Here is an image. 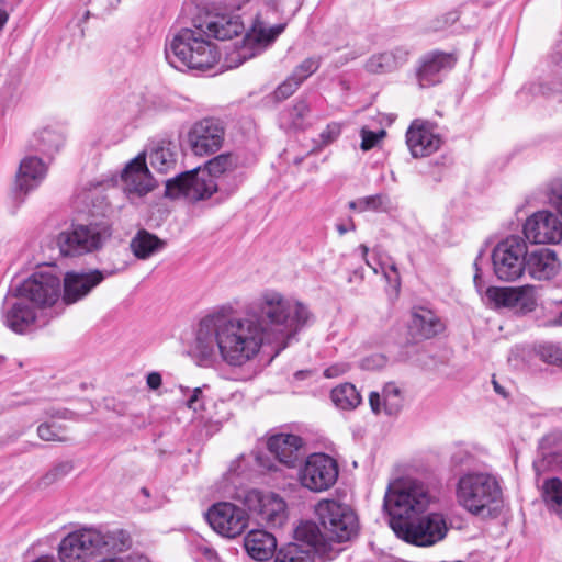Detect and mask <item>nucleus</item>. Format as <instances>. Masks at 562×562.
Returning a JSON list of instances; mask_svg holds the SVG:
<instances>
[{
    "instance_id": "nucleus-1",
    "label": "nucleus",
    "mask_w": 562,
    "mask_h": 562,
    "mask_svg": "<svg viewBox=\"0 0 562 562\" xmlns=\"http://www.w3.org/2000/svg\"><path fill=\"white\" fill-rule=\"evenodd\" d=\"M267 344L258 322L223 312L207 314L199 322L191 353L202 366L218 359L228 367L241 368L254 360Z\"/></svg>"
},
{
    "instance_id": "nucleus-2",
    "label": "nucleus",
    "mask_w": 562,
    "mask_h": 562,
    "mask_svg": "<svg viewBox=\"0 0 562 562\" xmlns=\"http://www.w3.org/2000/svg\"><path fill=\"white\" fill-rule=\"evenodd\" d=\"M244 31L239 16L213 12H200L192 19L191 27H183L166 44L165 56L175 68L207 70L220 59L212 38L231 40Z\"/></svg>"
},
{
    "instance_id": "nucleus-3",
    "label": "nucleus",
    "mask_w": 562,
    "mask_h": 562,
    "mask_svg": "<svg viewBox=\"0 0 562 562\" xmlns=\"http://www.w3.org/2000/svg\"><path fill=\"white\" fill-rule=\"evenodd\" d=\"M249 316L258 322L267 345L274 347L276 355L285 349L312 321V314L305 304L288 299L274 290L261 293L254 302Z\"/></svg>"
},
{
    "instance_id": "nucleus-4",
    "label": "nucleus",
    "mask_w": 562,
    "mask_h": 562,
    "mask_svg": "<svg viewBox=\"0 0 562 562\" xmlns=\"http://www.w3.org/2000/svg\"><path fill=\"white\" fill-rule=\"evenodd\" d=\"M130 546V535L125 530L83 528L67 535L59 544L58 553L61 562H90L97 555L121 552Z\"/></svg>"
},
{
    "instance_id": "nucleus-5",
    "label": "nucleus",
    "mask_w": 562,
    "mask_h": 562,
    "mask_svg": "<svg viewBox=\"0 0 562 562\" xmlns=\"http://www.w3.org/2000/svg\"><path fill=\"white\" fill-rule=\"evenodd\" d=\"M436 502L427 484L418 480L391 483L384 495L383 508L390 518L392 530L423 515Z\"/></svg>"
},
{
    "instance_id": "nucleus-6",
    "label": "nucleus",
    "mask_w": 562,
    "mask_h": 562,
    "mask_svg": "<svg viewBox=\"0 0 562 562\" xmlns=\"http://www.w3.org/2000/svg\"><path fill=\"white\" fill-rule=\"evenodd\" d=\"M502 496L497 477L487 472H468L459 477L456 486L458 504L474 516H497Z\"/></svg>"
},
{
    "instance_id": "nucleus-7",
    "label": "nucleus",
    "mask_w": 562,
    "mask_h": 562,
    "mask_svg": "<svg viewBox=\"0 0 562 562\" xmlns=\"http://www.w3.org/2000/svg\"><path fill=\"white\" fill-rule=\"evenodd\" d=\"M315 513L329 540L341 543L358 535V516L350 505L336 499H323L317 503Z\"/></svg>"
},
{
    "instance_id": "nucleus-8",
    "label": "nucleus",
    "mask_w": 562,
    "mask_h": 562,
    "mask_svg": "<svg viewBox=\"0 0 562 562\" xmlns=\"http://www.w3.org/2000/svg\"><path fill=\"white\" fill-rule=\"evenodd\" d=\"M393 531L400 539L408 543L430 547L446 538L448 525L442 514L429 513L412 519L408 524L397 525V529Z\"/></svg>"
},
{
    "instance_id": "nucleus-9",
    "label": "nucleus",
    "mask_w": 562,
    "mask_h": 562,
    "mask_svg": "<svg viewBox=\"0 0 562 562\" xmlns=\"http://www.w3.org/2000/svg\"><path fill=\"white\" fill-rule=\"evenodd\" d=\"M218 190L217 181L201 167L179 173L166 181L165 194L171 199L184 196L190 201L205 200Z\"/></svg>"
},
{
    "instance_id": "nucleus-10",
    "label": "nucleus",
    "mask_w": 562,
    "mask_h": 562,
    "mask_svg": "<svg viewBox=\"0 0 562 562\" xmlns=\"http://www.w3.org/2000/svg\"><path fill=\"white\" fill-rule=\"evenodd\" d=\"M339 468L337 461L326 453L310 454L299 471L303 487L312 492H325L337 482Z\"/></svg>"
},
{
    "instance_id": "nucleus-11",
    "label": "nucleus",
    "mask_w": 562,
    "mask_h": 562,
    "mask_svg": "<svg viewBox=\"0 0 562 562\" xmlns=\"http://www.w3.org/2000/svg\"><path fill=\"white\" fill-rule=\"evenodd\" d=\"M526 244L510 236L496 245L492 252L495 276L506 282L517 280L525 271Z\"/></svg>"
},
{
    "instance_id": "nucleus-12",
    "label": "nucleus",
    "mask_w": 562,
    "mask_h": 562,
    "mask_svg": "<svg viewBox=\"0 0 562 562\" xmlns=\"http://www.w3.org/2000/svg\"><path fill=\"white\" fill-rule=\"evenodd\" d=\"M240 501L267 527L280 528L288 519L286 503L276 493L249 490Z\"/></svg>"
},
{
    "instance_id": "nucleus-13",
    "label": "nucleus",
    "mask_w": 562,
    "mask_h": 562,
    "mask_svg": "<svg viewBox=\"0 0 562 562\" xmlns=\"http://www.w3.org/2000/svg\"><path fill=\"white\" fill-rule=\"evenodd\" d=\"M36 308L55 304L60 295V280L52 272L37 271L11 288Z\"/></svg>"
},
{
    "instance_id": "nucleus-14",
    "label": "nucleus",
    "mask_w": 562,
    "mask_h": 562,
    "mask_svg": "<svg viewBox=\"0 0 562 562\" xmlns=\"http://www.w3.org/2000/svg\"><path fill=\"white\" fill-rule=\"evenodd\" d=\"M206 520L218 535L235 538L248 527L249 516L245 509L233 503L220 502L209 508Z\"/></svg>"
},
{
    "instance_id": "nucleus-15",
    "label": "nucleus",
    "mask_w": 562,
    "mask_h": 562,
    "mask_svg": "<svg viewBox=\"0 0 562 562\" xmlns=\"http://www.w3.org/2000/svg\"><path fill=\"white\" fill-rule=\"evenodd\" d=\"M104 234L93 225H74L59 233L57 245L64 256H81L98 250Z\"/></svg>"
},
{
    "instance_id": "nucleus-16",
    "label": "nucleus",
    "mask_w": 562,
    "mask_h": 562,
    "mask_svg": "<svg viewBox=\"0 0 562 562\" xmlns=\"http://www.w3.org/2000/svg\"><path fill=\"white\" fill-rule=\"evenodd\" d=\"M283 30V24L266 27L263 23L257 21L251 30L246 33L243 45L231 54V61L237 67L244 61L255 57L272 43Z\"/></svg>"
},
{
    "instance_id": "nucleus-17",
    "label": "nucleus",
    "mask_w": 562,
    "mask_h": 562,
    "mask_svg": "<svg viewBox=\"0 0 562 562\" xmlns=\"http://www.w3.org/2000/svg\"><path fill=\"white\" fill-rule=\"evenodd\" d=\"M485 295L495 307H507L520 313L531 312L537 305L536 288L532 285L488 286Z\"/></svg>"
},
{
    "instance_id": "nucleus-18",
    "label": "nucleus",
    "mask_w": 562,
    "mask_h": 562,
    "mask_svg": "<svg viewBox=\"0 0 562 562\" xmlns=\"http://www.w3.org/2000/svg\"><path fill=\"white\" fill-rule=\"evenodd\" d=\"M224 139V128L213 119H204L192 125L188 132V143L196 156L211 155L217 151Z\"/></svg>"
},
{
    "instance_id": "nucleus-19",
    "label": "nucleus",
    "mask_w": 562,
    "mask_h": 562,
    "mask_svg": "<svg viewBox=\"0 0 562 562\" xmlns=\"http://www.w3.org/2000/svg\"><path fill=\"white\" fill-rule=\"evenodd\" d=\"M36 318V307L10 289L2 307L4 325L16 334H25Z\"/></svg>"
},
{
    "instance_id": "nucleus-20",
    "label": "nucleus",
    "mask_w": 562,
    "mask_h": 562,
    "mask_svg": "<svg viewBox=\"0 0 562 562\" xmlns=\"http://www.w3.org/2000/svg\"><path fill=\"white\" fill-rule=\"evenodd\" d=\"M524 235L532 244H559L562 240V222L549 211L536 212L527 218Z\"/></svg>"
},
{
    "instance_id": "nucleus-21",
    "label": "nucleus",
    "mask_w": 562,
    "mask_h": 562,
    "mask_svg": "<svg viewBox=\"0 0 562 562\" xmlns=\"http://www.w3.org/2000/svg\"><path fill=\"white\" fill-rule=\"evenodd\" d=\"M113 273V271L98 269L66 272L64 276L63 301L66 304L77 303L89 295L95 286Z\"/></svg>"
},
{
    "instance_id": "nucleus-22",
    "label": "nucleus",
    "mask_w": 562,
    "mask_h": 562,
    "mask_svg": "<svg viewBox=\"0 0 562 562\" xmlns=\"http://www.w3.org/2000/svg\"><path fill=\"white\" fill-rule=\"evenodd\" d=\"M124 191L127 194L143 196L155 188V181L146 166L145 157L138 155L132 159L121 173Z\"/></svg>"
},
{
    "instance_id": "nucleus-23",
    "label": "nucleus",
    "mask_w": 562,
    "mask_h": 562,
    "mask_svg": "<svg viewBox=\"0 0 562 562\" xmlns=\"http://www.w3.org/2000/svg\"><path fill=\"white\" fill-rule=\"evenodd\" d=\"M406 144L413 157H426L439 149L441 138L427 122L415 120L406 132Z\"/></svg>"
},
{
    "instance_id": "nucleus-24",
    "label": "nucleus",
    "mask_w": 562,
    "mask_h": 562,
    "mask_svg": "<svg viewBox=\"0 0 562 562\" xmlns=\"http://www.w3.org/2000/svg\"><path fill=\"white\" fill-rule=\"evenodd\" d=\"M46 172V164L36 156H26L21 160L14 182V191L21 200L41 184Z\"/></svg>"
},
{
    "instance_id": "nucleus-25",
    "label": "nucleus",
    "mask_w": 562,
    "mask_h": 562,
    "mask_svg": "<svg viewBox=\"0 0 562 562\" xmlns=\"http://www.w3.org/2000/svg\"><path fill=\"white\" fill-rule=\"evenodd\" d=\"M268 450L288 468H294L304 454L303 439L293 434H277L268 439Z\"/></svg>"
},
{
    "instance_id": "nucleus-26",
    "label": "nucleus",
    "mask_w": 562,
    "mask_h": 562,
    "mask_svg": "<svg viewBox=\"0 0 562 562\" xmlns=\"http://www.w3.org/2000/svg\"><path fill=\"white\" fill-rule=\"evenodd\" d=\"M456 61V56L450 53L436 50L425 55L417 72L419 86L426 88L440 82V74L451 70Z\"/></svg>"
},
{
    "instance_id": "nucleus-27",
    "label": "nucleus",
    "mask_w": 562,
    "mask_h": 562,
    "mask_svg": "<svg viewBox=\"0 0 562 562\" xmlns=\"http://www.w3.org/2000/svg\"><path fill=\"white\" fill-rule=\"evenodd\" d=\"M560 262L555 251L540 248L531 252L526 251L525 270L537 280H550L559 271Z\"/></svg>"
},
{
    "instance_id": "nucleus-28",
    "label": "nucleus",
    "mask_w": 562,
    "mask_h": 562,
    "mask_svg": "<svg viewBox=\"0 0 562 562\" xmlns=\"http://www.w3.org/2000/svg\"><path fill=\"white\" fill-rule=\"evenodd\" d=\"M294 538L302 542L305 549H312L313 557L318 553L327 560H333L338 554V551L325 541L319 527L313 521H301L294 529Z\"/></svg>"
},
{
    "instance_id": "nucleus-29",
    "label": "nucleus",
    "mask_w": 562,
    "mask_h": 562,
    "mask_svg": "<svg viewBox=\"0 0 562 562\" xmlns=\"http://www.w3.org/2000/svg\"><path fill=\"white\" fill-rule=\"evenodd\" d=\"M369 404L374 414L383 412L387 416H397L404 406V396L395 383H387L381 394L370 393Z\"/></svg>"
},
{
    "instance_id": "nucleus-30",
    "label": "nucleus",
    "mask_w": 562,
    "mask_h": 562,
    "mask_svg": "<svg viewBox=\"0 0 562 562\" xmlns=\"http://www.w3.org/2000/svg\"><path fill=\"white\" fill-rule=\"evenodd\" d=\"M247 554L257 561H267L277 552V540L266 530H250L244 538Z\"/></svg>"
},
{
    "instance_id": "nucleus-31",
    "label": "nucleus",
    "mask_w": 562,
    "mask_h": 562,
    "mask_svg": "<svg viewBox=\"0 0 562 562\" xmlns=\"http://www.w3.org/2000/svg\"><path fill=\"white\" fill-rule=\"evenodd\" d=\"M442 330V322L431 311L422 308L413 313L409 323V333L414 339H429Z\"/></svg>"
},
{
    "instance_id": "nucleus-32",
    "label": "nucleus",
    "mask_w": 562,
    "mask_h": 562,
    "mask_svg": "<svg viewBox=\"0 0 562 562\" xmlns=\"http://www.w3.org/2000/svg\"><path fill=\"white\" fill-rule=\"evenodd\" d=\"M177 145L167 139L156 142L148 154L151 168L159 173L173 170L177 165Z\"/></svg>"
},
{
    "instance_id": "nucleus-33",
    "label": "nucleus",
    "mask_w": 562,
    "mask_h": 562,
    "mask_svg": "<svg viewBox=\"0 0 562 562\" xmlns=\"http://www.w3.org/2000/svg\"><path fill=\"white\" fill-rule=\"evenodd\" d=\"M65 133L57 127H45L38 131L31 142L34 150L52 156L65 145Z\"/></svg>"
},
{
    "instance_id": "nucleus-34",
    "label": "nucleus",
    "mask_w": 562,
    "mask_h": 562,
    "mask_svg": "<svg viewBox=\"0 0 562 562\" xmlns=\"http://www.w3.org/2000/svg\"><path fill=\"white\" fill-rule=\"evenodd\" d=\"M165 246V240L146 229L138 231L130 243L134 256L142 260L150 258L153 255L162 250Z\"/></svg>"
},
{
    "instance_id": "nucleus-35",
    "label": "nucleus",
    "mask_w": 562,
    "mask_h": 562,
    "mask_svg": "<svg viewBox=\"0 0 562 562\" xmlns=\"http://www.w3.org/2000/svg\"><path fill=\"white\" fill-rule=\"evenodd\" d=\"M330 398L335 406L342 411H351L361 403V395L351 383H344L334 387Z\"/></svg>"
},
{
    "instance_id": "nucleus-36",
    "label": "nucleus",
    "mask_w": 562,
    "mask_h": 562,
    "mask_svg": "<svg viewBox=\"0 0 562 562\" xmlns=\"http://www.w3.org/2000/svg\"><path fill=\"white\" fill-rule=\"evenodd\" d=\"M542 498L549 510L562 516V481L559 477L543 482Z\"/></svg>"
},
{
    "instance_id": "nucleus-37",
    "label": "nucleus",
    "mask_w": 562,
    "mask_h": 562,
    "mask_svg": "<svg viewBox=\"0 0 562 562\" xmlns=\"http://www.w3.org/2000/svg\"><path fill=\"white\" fill-rule=\"evenodd\" d=\"M349 209L358 212H389L392 209V202L387 194L379 193L349 202Z\"/></svg>"
},
{
    "instance_id": "nucleus-38",
    "label": "nucleus",
    "mask_w": 562,
    "mask_h": 562,
    "mask_svg": "<svg viewBox=\"0 0 562 562\" xmlns=\"http://www.w3.org/2000/svg\"><path fill=\"white\" fill-rule=\"evenodd\" d=\"M274 562H314L313 550L300 543H288L277 549Z\"/></svg>"
},
{
    "instance_id": "nucleus-39",
    "label": "nucleus",
    "mask_w": 562,
    "mask_h": 562,
    "mask_svg": "<svg viewBox=\"0 0 562 562\" xmlns=\"http://www.w3.org/2000/svg\"><path fill=\"white\" fill-rule=\"evenodd\" d=\"M237 166V161L232 154H221L209 160L202 170L209 172V177L215 181L221 177L233 171Z\"/></svg>"
},
{
    "instance_id": "nucleus-40",
    "label": "nucleus",
    "mask_w": 562,
    "mask_h": 562,
    "mask_svg": "<svg viewBox=\"0 0 562 562\" xmlns=\"http://www.w3.org/2000/svg\"><path fill=\"white\" fill-rule=\"evenodd\" d=\"M311 112L310 105L305 100H299L285 113L290 126L294 130H304L308 123L306 121Z\"/></svg>"
},
{
    "instance_id": "nucleus-41",
    "label": "nucleus",
    "mask_w": 562,
    "mask_h": 562,
    "mask_svg": "<svg viewBox=\"0 0 562 562\" xmlns=\"http://www.w3.org/2000/svg\"><path fill=\"white\" fill-rule=\"evenodd\" d=\"M395 67L396 61L391 53L374 55L366 64V69L372 74L391 71Z\"/></svg>"
},
{
    "instance_id": "nucleus-42",
    "label": "nucleus",
    "mask_w": 562,
    "mask_h": 562,
    "mask_svg": "<svg viewBox=\"0 0 562 562\" xmlns=\"http://www.w3.org/2000/svg\"><path fill=\"white\" fill-rule=\"evenodd\" d=\"M536 355L548 364L562 367V347L554 344H541L536 348Z\"/></svg>"
},
{
    "instance_id": "nucleus-43",
    "label": "nucleus",
    "mask_w": 562,
    "mask_h": 562,
    "mask_svg": "<svg viewBox=\"0 0 562 562\" xmlns=\"http://www.w3.org/2000/svg\"><path fill=\"white\" fill-rule=\"evenodd\" d=\"M63 431L64 427L54 422H45L37 427L38 437L45 441H66V438L61 436Z\"/></svg>"
},
{
    "instance_id": "nucleus-44",
    "label": "nucleus",
    "mask_w": 562,
    "mask_h": 562,
    "mask_svg": "<svg viewBox=\"0 0 562 562\" xmlns=\"http://www.w3.org/2000/svg\"><path fill=\"white\" fill-rule=\"evenodd\" d=\"M319 67V59L310 57L304 59L299 66L295 67L291 76H293L300 83L314 74Z\"/></svg>"
},
{
    "instance_id": "nucleus-45",
    "label": "nucleus",
    "mask_w": 562,
    "mask_h": 562,
    "mask_svg": "<svg viewBox=\"0 0 562 562\" xmlns=\"http://www.w3.org/2000/svg\"><path fill=\"white\" fill-rule=\"evenodd\" d=\"M301 83L293 77L289 76L282 83L274 90V98L278 101H282L292 95Z\"/></svg>"
},
{
    "instance_id": "nucleus-46",
    "label": "nucleus",
    "mask_w": 562,
    "mask_h": 562,
    "mask_svg": "<svg viewBox=\"0 0 562 562\" xmlns=\"http://www.w3.org/2000/svg\"><path fill=\"white\" fill-rule=\"evenodd\" d=\"M72 470V463L69 461L60 462L55 465L45 476L44 482L46 484L54 483L55 481L66 476Z\"/></svg>"
},
{
    "instance_id": "nucleus-47",
    "label": "nucleus",
    "mask_w": 562,
    "mask_h": 562,
    "mask_svg": "<svg viewBox=\"0 0 562 562\" xmlns=\"http://www.w3.org/2000/svg\"><path fill=\"white\" fill-rule=\"evenodd\" d=\"M192 550L212 561L216 559V551L202 538H194L191 540Z\"/></svg>"
},
{
    "instance_id": "nucleus-48",
    "label": "nucleus",
    "mask_w": 562,
    "mask_h": 562,
    "mask_svg": "<svg viewBox=\"0 0 562 562\" xmlns=\"http://www.w3.org/2000/svg\"><path fill=\"white\" fill-rule=\"evenodd\" d=\"M385 135V131L372 132L367 128L361 130V149L369 150Z\"/></svg>"
},
{
    "instance_id": "nucleus-49",
    "label": "nucleus",
    "mask_w": 562,
    "mask_h": 562,
    "mask_svg": "<svg viewBox=\"0 0 562 562\" xmlns=\"http://www.w3.org/2000/svg\"><path fill=\"white\" fill-rule=\"evenodd\" d=\"M549 203L562 215V181L552 183L549 192Z\"/></svg>"
},
{
    "instance_id": "nucleus-50",
    "label": "nucleus",
    "mask_w": 562,
    "mask_h": 562,
    "mask_svg": "<svg viewBox=\"0 0 562 562\" xmlns=\"http://www.w3.org/2000/svg\"><path fill=\"white\" fill-rule=\"evenodd\" d=\"M341 132V127L338 123H330L327 127L321 133V139L323 145H328L333 140H335Z\"/></svg>"
},
{
    "instance_id": "nucleus-51",
    "label": "nucleus",
    "mask_w": 562,
    "mask_h": 562,
    "mask_svg": "<svg viewBox=\"0 0 562 562\" xmlns=\"http://www.w3.org/2000/svg\"><path fill=\"white\" fill-rule=\"evenodd\" d=\"M187 406L194 412L203 409L204 404L202 401V389L201 387H195L192 391V394L190 395V397L187 401Z\"/></svg>"
},
{
    "instance_id": "nucleus-52",
    "label": "nucleus",
    "mask_w": 562,
    "mask_h": 562,
    "mask_svg": "<svg viewBox=\"0 0 562 562\" xmlns=\"http://www.w3.org/2000/svg\"><path fill=\"white\" fill-rule=\"evenodd\" d=\"M46 416L54 420V419H72L75 416V413L67 409V408H49L45 411Z\"/></svg>"
},
{
    "instance_id": "nucleus-53",
    "label": "nucleus",
    "mask_w": 562,
    "mask_h": 562,
    "mask_svg": "<svg viewBox=\"0 0 562 562\" xmlns=\"http://www.w3.org/2000/svg\"><path fill=\"white\" fill-rule=\"evenodd\" d=\"M471 454L463 448H456L451 454V462L453 465L459 467L469 463Z\"/></svg>"
},
{
    "instance_id": "nucleus-54",
    "label": "nucleus",
    "mask_w": 562,
    "mask_h": 562,
    "mask_svg": "<svg viewBox=\"0 0 562 562\" xmlns=\"http://www.w3.org/2000/svg\"><path fill=\"white\" fill-rule=\"evenodd\" d=\"M93 2L100 11L108 12L119 3V0H93Z\"/></svg>"
},
{
    "instance_id": "nucleus-55",
    "label": "nucleus",
    "mask_w": 562,
    "mask_h": 562,
    "mask_svg": "<svg viewBox=\"0 0 562 562\" xmlns=\"http://www.w3.org/2000/svg\"><path fill=\"white\" fill-rule=\"evenodd\" d=\"M147 385L151 390H157L161 385V375L158 372H151L146 379Z\"/></svg>"
},
{
    "instance_id": "nucleus-56",
    "label": "nucleus",
    "mask_w": 562,
    "mask_h": 562,
    "mask_svg": "<svg viewBox=\"0 0 562 562\" xmlns=\"http://www.w3.org/2000/svg\"><path fill=\"white\" fill-rule=\"evenodd\" d=\"M8 18H9V14L5 10L4 1L0 0V31L5 25Z\"/></svg>"
},
{
    "instance_id": "nucleus-57",
    "label": "nucleus",
    "mask_w": 562,
    "mask_h": 562,
    "mask_svg": "<svg viewBox=\"0 0 562 562\" xmlns=\"http://www.w3.org/2000/svg\"><path fill=\"white\" fill-rule=\"evenodd\" d=\"M473 282H474L476 290L479 292H481L482 288H483V281L481 278V269L480 268H476V272L474 273V277H473Z\"/></svg>"
},
{
    "instance_id": "nucleus-58",
    "label": "nucleus",
    "mask_w": 562,
    "mask_h": 562,
    "mask_svg": "<svg viewBox=\"0 0 562 562\" xmlns=\"http://www.w3.org/2000/svg\"><path fill=\"white\" fill-rule=\"evenodd\" d=\"M358 249L360 250L361 257L366 260V263L369 267H371L373 269V271L376 273L378 272L376 268L371 266V263L367 259V255H368L369 248L366 245L361 244Z\"/></svg>"
},
{
    "instance_id": "nucleus-59",
    "label": "nucleus",
    "mask_w": 562,
    "mask_h": 562,
    "mask_svg": "<svg viewBox=\"0 0 562 562\" xmlns=\"http://www.w3.org/2000/svg\"><path fill=\"white\" fill-rule=\"evenodd\" d=\"M339 235L346 234L348 231L355 229V225L351 223L350 226H346L345 224H337L336 226Z\"/></svg>"
},
{
    "instance_id": "nucleus-60",
    "label": "nucleus",
    "mask_w": 562,
    "mask_h": 562,
    "mask_svg": "<svg viewBox=\"0 0 562 562\" xmlns=\"http://www.w3.org/2000/svg\"><path fill=\"white\" fill-rule=\"evenodd\" d=\"M341 371L337 367H330L325 370V376L333 378L337 376Z\"/></svg>"
},
{
    "instance_id": "nucleus-61",
    "label": "nucleus",
    "mask_w": 562,
    "mask_h": 562,
    "mask_svg": "<svg viewBox=\"0 0 562 562\" xmlns=\"http://www.w3.org/2000/svg\"><path fill=\"white\" fill-rule=\"evenodd\" d=\"M550 325L562 326V311L559 313L558 316H555L553 319L550 321Z\"/></svg>"
},
{
    "instance_id": "nucleus-62",
    "label": "nucleus",
    "mask_w": 562,
    "mask_h": 562,
    "mask_svg": "<svg viewBox=\"0 0 562 562\" xmlns=\"http://www.w3.org/2000/svg\"><path fill=\"white\" fill-rule=\"evenodd\" d=\"M33 562H55V560L52 557H41Z\"/></svg>"
},
{
    "instance_id": "nucleus-63",
    "label": "nucleus",
    "mask_w": 562,
    "mask_h": 562,
    "mask_svg": "<svg viewBox=\"0 0 562 562\" xmlns=\"http://www.w3.org/2000/svg\"><path fill=\"white\" fill-rule=\"evenodd\" d=\"M494 387L497 393H502V389H501V386H498V384L496 382H494Z\"/></svg>"
},
{
    "instance_id": "nucleus-64",
    "label": "nucleus",
    "mask_w": 562,
    "mask_h": 562,
    "mask_svg": "<svg viewBox=\"0 0 562 562\" xmlns=\"http://www.w3.org/2000/svg\"><path fill=\"white\" fill-rule=\"evenodd\" d=\"M302 160H303V158H302V157H296V158L294 159V164H295V165H300V164L302 162Z\"/></svg>"
}]
</instances>
